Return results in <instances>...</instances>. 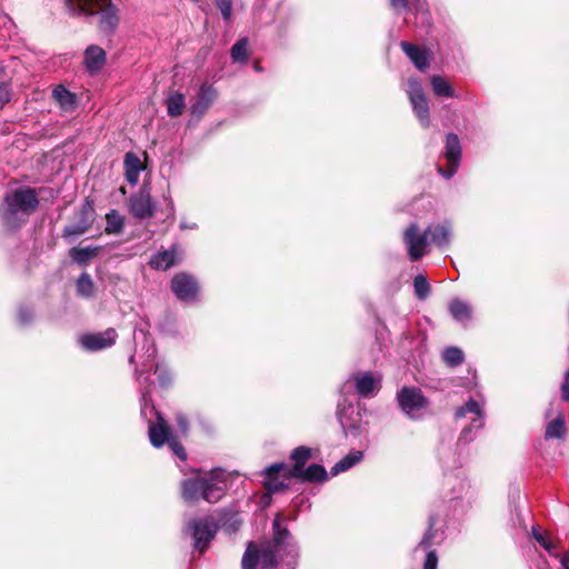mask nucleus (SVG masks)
<instances>
[{"label":"nucleus","instance_id":"9","mask_svg":"<svg viewBox=\"0 0 569 569\" xmlns=\"http://www.w3.org/2000/svg\"><path fill=\"white\" fill-rule=\"evenodd\" d=\"M428 232H431V226L425 231H420L417 223H411L403 232V242L407 247L411 261H417L426 254L428 246Z\"/></svg>","mask_w":569,"mask_h":569},{"label":"nucleus","instance_id":"30","mask_svg":"<svg viewBox=\"0 0 569 569\" xmlns=\"http://www.w3.org/2000/svg\"><path fill=\"white\" fill-rule=\"evenodd\" d=\"M430 83L433 90V93L437 97H446L452 98L456 97L455 90L451 84L441 76H432L430 79Z\"/></svg>","mask_w":569,"mask_h":569},{"label":"nucleus","instance_id":"56","mask_svg":"<svg viewBox=\"0 0 569 569\" xmlns=\"http://www.w3.org/2000/svg\"><path fill=\"white\" fill-rule=\"evenodd\" d=\"M20 320L27 322V317H24L23 312H20Z\"/></svg>","mask_w":569,"mask_h":569},{"label":"nucleus","instance_id":"54","mask_svg":"<svg viewBox=\"0 0 569 569\" xmlns=\"http://www.w3.org/2000/svg\"><path fill=\"white\" fill-rule=\"evenodd\" d=\"M196 227H197V224H196V223L188 224V223H186L184 221H182V222L180 223V228H181V229H194Z\"/></svg>","mask_w":569,"mask_h":569},{"label":"nucleus","instance_id":"60","mask_svg":"<svg viewBox=\"0 0 569 569\" xmlns=\"http://www.w3.org/2000/svg\"><path fill=\"white\" fill-rule=\"evenodd\" d=\"M471 427L463 429V433L468 432Z\"/></svg>","mask_w":569,"mask_h":569},{"label":"nucleus","instance_id":"10","mask_svg":"<svg viewBox=\"0 0 569 569\" xmlns=\"http://www.w3.org/2000/svg\"><path fill=\"white\" fill-rule=\"evenodd\" d=\"M445 158L448 161L447 169L438 167V172L450 179L457 172L461 159V146L456 133H448L446 139Z\"/></svg>","mask_w":569,"mask_h":569},{"label":"nucleus","instance_id":"8","mask_svg":"<svg viewBox=\"0 0 569 569\" xmlns=\"http://www.w3.org/2000/svg\"><path fill=\"white\" fill-rule=\"evenodd\" d=\"M407 93L409 101L411 103L412 110L418 118L420 124L423 128H429L430 126V111L427 97L423 92L421 83L411 78L408 80Z\"/></svg>","mask_w":569,"mask_h":569},{"label":"nucleus","instance_id":"53","mask_svg":"<svg viewBox=\"0 0 569 569\" xmlns=\"http://www.w3.org/2000/svg\"><path fill=\"white\" fill-rule=\"evenodd\" d=\"M89 213H90V214H92V213H93V208H92L89 203H87V204L83 207V214H86V216H87V214H89Z\"/></svg>","mask_w":569,"mask_h":569},{"label":"nucleus","instance_id":"1","mask_svg":"<svg viewBox=\"0 0 569 569\" xmlns=\"http://www.w3.org/2000/svg\"><path fill=\"white\" fill-rule=\"evenodd\" d=\"M298 547L289 530L282 527V517L273 520V537L260 545L249 542L242 556V569H296Z\"/></svg>","mask_w":569,"mask_h":569},{"label":"nucleus","instance_id":"34","mask_svg":"<svg viewBox=\"0 0 569 569\" xmlns=\"http://www.w3.org/2000/svg\"><path fill=\"white\" fill-rule=\"evenodd\" d=\"M107 226H106V232L117 234L121 232L123 228V219L122 217L116 211L111 210L106 216Z\"/></svg>","mask_w":569,"mask_h":569},{"label":"nucleus","instance_id":"49","mask_svg":"<svg viewBox=\"0 0 569 569\" xmlns=\"http://www.w3.org/2000/svg\"><path fill=\"white\" fill-rule=\"evenodd\" d=\"M390 6L395 11L405 10L408 7V0H390Z\"/></svg>","mask_w":569,"mask_h":569},{"label":"nucleus","instance_id":"7","mask_svg":"<svg viewBox=\"0 0 569 569\" xmlns=\"http://www.w3.org/2000/svg\"><path fill=\"white\" fill-rule=\"evenodd\" d=\"M397 400L403 413L411 419L421 418L429 406L427 398L418 388H402L397 395Z\"/></svg>","mask_w":569,"mask_h":569},{"label":"nucleus","instance_id":"20","mask_svg":"<svg viewBox=\"0 0 569 569\" xmlns=\"http://www.w3.org/2000/svg\"><path fill=\"white\" fill-rule=\"evenodd\" d=\"M52 98L64 112L73 111L77 107L76 94L69 91L62 84L53 88Z\"/></svg>","mask_w":569,"mask_h":569},{"label":"nucleus","instance_id":"44","mask_svg":"<svg viewBox=\"0 0 569 569\" xmlns=\"http://www.w3.org/2000/svg\"><path fill=\"white\" fill-rule=\"evenodd\" d=\"M156 355H157V350H156L154 346L153 345L149 346L147 348V360L142 363V367H143L142 371L149 372L153 368L152 361L154 360Z\"/></svg>","mask_w":569,"mask_h":569},{"label":"nucleus","instance_id":"5","mask_svg":"<svg viewBox=\"0 0 569 569\" xmlns=\"http://www.w3.org/2000/svg\"><path fill=\"white\" fill-rule=\"evenodd\" d=\"M218 531L217 523L208 518L191 519L186 525V532L193 538V547L200 553L204 552Z\"/></svg>","mask_w":569,"mask_h":569},{"label":"nucleus","instance_id":"17","mask_svg":"<svg viewBox=\"0 0 569 569\" xmlns=\"http://www.w3.org/2000/svg\"><path fill=\"white\" fill-rule=\"evenodd\" d=\"M157 422L149 423V439L153 447L160 448L170 441V428L167 421L157 412Z\"/></svg>","mask_w":569,"mask_h":569},{"label":"nucleus","instance_id":"35","mask_svg":"<svg viewBox=\"0 0 569 569\" xmlns=\"http://www.w3.org/2000/svg\"><path fill=\"white\" fill-rule=\"evenodd\" d=\"M442 359L447 365L456 367L463 362L465 357L461 349L457 347H448L442 351Z\"/></svg>","mask_w":569,"mask_h":569},{"label":"nucleus","instance_id":"41","mask_svg":"<svg viewBox=\"0 0 569 569\" xmlns=\"http://www.w3.org/2000/svg\"><path fill=\"white\" fill-rule=\"evenodd\" d=\"M154 375L158 376L159 385L166 388L171 385L172 377L170 371L162 365L157 363L153 370Z\"/></svg>","mask_w":569,"mask_h":569},{"label":"nucleus","instance_id":"43","mask_svg":"<svg viewBox=\"0 0 569 569\" xmlns=\"http://www.w3.org/2000/svg\"><path fill=\"white\" fill-rule=\"evenodd\" d=\"M89 228V224L87 221H83L81 223H78L76 226H69L64 229V233L67 236H80L84 233Z\"/></svg>","mask_w":569,"mask_h":569},{"label":"nucleus","instance_id":"15","mask_svg":"<svg viewBox=\"0 0 569 569\" xmlns=\"http://www.w3.org/2000/svg\"><path fill=\"white\" fill-rule=\"evenodd\" d=\"M131 213L139 219L150 218L154 211V203L148 191L141 190L132 196L129 201Z\"/></svg>","mask_w":569,"mask_h":569},{"label":"nucleus","instance_id":"42","mask_svg":"<svg viewBox=\"0 0 569 569\" xmlns=\"http://www.w3.org/2000/svg\"><path fill=\"white\" fill-rule=\"evenodd\" d=\"M216 4L219 8L222 18L228 22L232 14V0H216Z\"/></svg>","mask_w":569,"mask_h":569},{"label":"nucleus","instance_id":"13","mask_svg":"<svg viewBox=\"0 0 569 569\" xmlns=\"http://www.w3.org/2000/svg\"><path fill=\"white\" fill-rule=\"evenodd\" d=\"M353 413L355 408L352 403H347V399L338 402L337 416L345 435L357 437L359 435L360 426L358 425V416L353 417Z\"/></svg>","mask_w":569,"mask_h":569},{"label":"nucleus","instance_id":"33","mask_svg":"<svg viewBox=\"0 0 569 569\" xmlns=\"http://www.w3.org/2000/svg\"><path fill=\"white\" fill-rule=\"evenodd\" d=\"M565 419L559 415L556 419L547 425L545 437L547 439L561 438L565 436Z\"/></svg>","mask_w":569,"mask_h":569},{"label":"nucleus","instance_id":"6","mask_svg":"<svg viewBox=\"0 0 569 569\" xmlns=\"http://www.w3.org/2000/svg\"><path fill=\"white\" fill-rule=\"evenodd\" d=\"M382 377L378 372H358L352 375V377L345 382L342 386L341 392L347 393L351 388V385L355 387L356 392L361 398H371L378 393L381 387Z\"/></svg>","mask_w":569,"mask_h":569},{"label":"nucleus","instance_id":"2","mask_svg":"<svg viewBox=\"0 0 569 569\" xmlns=\"http://www.w3.org/2000/svg\"><path fill=\"white\" fill-rule=\"evenodd\" d=\"M230 475L220 468L197 475L181 482V496L184 501L196 503L204 500L209 503L218 502L226 493Z\"/></svg>","mask_w":569,"mask_h":569},{"label":"nucleus","instance_id":"47","mask_svg":"<svg viewBox=\"0 0 569 569\" xmlns=\"http://www.w3.org/2000/svg\"><path fill=\"white\" fill-rule=\"evenodd\" d=\"M11 92L7 84H0V109L10 101Z\"/></svg>","mask_w":569,"mask_h":569},{"label":"nucleus","instance_id":"32","mask_svg":"<svg viewBox=\"0 0 569 569\" xmlns=\"http://www.w3.org/2000/svg\"><path fill=\"white\" fill-rule=\"evenodd\" d=\"M77 292L79 296L90 298L94 291V283L89 273L82 272L76 283Z\"/></svg>","mask_w":569,"mask_h":569},{"label":"nucleus","instance_id":"50","mask_svg":"<svg viewBox=\"0 0 569 569\" xmlns=\"http://www.w3.org/2000/svg\"><path fill=\"white\" fill-rule=\"evenodd\" d=\"M177 423L181 430V432H187L188 430V420L182 413H177L176 417Z\"/></svg>","mask_w":569,"mask_h":569},{"label":"nucleus","instance_id":"52","mask_svg":"<svg viewBox=\"0 0 569 569\" xmlns=\"http://www.w3.org/2000/svg\"><path fill=\"white\" fill-rule=\"evenodd\" d=\"M562 569H569V551L565 552L560 559Z\"/></svg>","mask_w":569,"mask_h":569},{"label":"nucleus","instance_id":"48","mask_svg":"<svg viewBox=\"0 0 569 569\" xmlns=\"http://www.w3.org/2000/svg\"><path fill=\"white\" fill-rule=\"evenodd\" d=\"M438 558L435 551L427 553L423 569H437Z\"/></svg>","mask_w":569,"mask_h":569},{"label":"nucleus","instance_id":"46","mask_svg":"<svg viewBox=\"0 0 569 569\" xmlns=\"http://www.w3.org/2000/svg\"><path fill=\"white\" fill-rule=\"evenodd\" d=\"M532 536L536 539L537 542L541 545L546 550H551V543L540 533L539 529L536 527H532Z\"/></svg>","mask_w":569,"mask_h":569},{"label":"nucleus","instance_id":"16","mask_svg":"<svg viewBox=\"0 0 569 569\" xmlns=\"http://www.w3.org/2000/svg\"><path fill=\"white\" fill-rule=\"evenodd\" d=\"M181 251L177 244L168 250H162L152 256L150 266L157 270H167L181 260Z\"/></svg>","mask_w":569,"mask_h":569},{"label":"nucleus","instance_id":"57","mask_svg":"<svg viewBox=\"0 0 569 569\" xmlns=\"http://www.w3.org/2000/svg\"><path fill=\"white\" fill-rule=\"evenodd\" d=\"M467 487H468V485H467V483H465V482H463V483H461V487H460V493H461V492H462Z\"/></svg>","mask_w":569,"mask_h":569},{"label":"nucleus","instance_id":"26","mask_svg":"<svg viewBox=\"0 0 569 569\" xmlns=\"http://www.w3.org/2000/svg\"><path fill=\"white\" fill-rule=\"evenodd\" d=\"M363 458V452L360 450H352L350 451L345 458H342L340 461H338L332 468H331V475L337 476L340 472L347 471L358 462H360Z\"/></svg>","mask_w":569,"mask_h":569},{"label":"nucleus","instance_id":"21","mask_svg":"<svg viewBox=\"0 0 569 569\" xmlns=\"http://www.w3.org/2000/svg\"><path fill=\"white\" fill-rule=\"evenodd\" d=\"M400 47L419 70H425L429 67V57L425 50L406 41H402Z\"/></svg>","mask_w":569,"mask_h":569},{"label":"nucleus","instance_id":"23","mask_svg":"<svg viewBox=\"0 0 569 569\" xmlns=\"http://www.w3.org/2000/svg\"><path fill=\"white\" fill-rule=\"evenodd\" d=\"M126 179L130 184H136L142 171V164L137 154L127 152L124 156Z\"/></svg>","mask_w":569,"mask_h":569},{"label":"nucleus","instance_id":"3","mask_svg":"<svg viewBox=\"0 0 569 569\" xmlns=\"http://www.w3.org/2000/svg\"><path fill=\"white\" fill-rule=\"evenodd\" d=\"M64 6L72 16L100 14L99 28L108 34L112 33L119 23L118 9L111 0H64Z\"/></svg>","mask_w":569,"mask_h":569},{"label":"nucleus","instance_id":"58","mask_svg":"<svg viewBox=\"0 0 569 569\" xmlns=\"http://www.w3.org/2000/svg\"><path fill=\"white\" fill-rule=\"evenodd\" d=\"M565 380H566V381H569V369H568V370H567V372H566Z\"/></svg>","mask_w":569,"mask_h":569},{"label":"nucleus","instance_id":"24","mask_svg":"<svg viewBox=\"0 0 569 569\" xmlns=\"http://www.w3.org/2000/svg\"><path fill=\"white\" fill-rule=\"evenodd\" d=\"M467 412L477 415V418L473 419L471 427L477 429L482 428L483 426V412L481 406L473 399H469L463 407H460L456 411V417L461 418L465 417Z\"/></svg>","mask_w":569,"mask_h":569},{"label":"nucleus","instance_id":"18","mask_svg":"<svg viewBox=\"0 0 569 569\" xmlns=\"http://www.w3.org/2000/svg\"><path fill=\"white\" fill-rule=\"evenodd\" d=\"M288 470L284 465L276 463L266 469V478L264 486L270 492H278L288 487L283 480L280 479L282 473H286Z\"/></svg>","mask_w":569,"mask_h":569},{"label":"nucleus","instance_id":"12","mask_svg":"<svg viewBox=\"0 0 569 569\" xmlns=\"http://www.w3.org/2000/svg\"><path fill=\"white\" fill-rule=\"evenodd\" d=\"M171 289L178 299L190 301L196 298L198 283L193 277L187 273H178L171 281Z\"/></svg>","mask_w":569,"mask_h":569},{"label":"nucleus","instance_id":"27","mask_svg":"<svg viewBox=\"0 0 569 569\" xmlns=\"http://www.w3.org/2000/svg\"><path fill=\"white\" fill-rule=\"evenodd\" d=\"M431 237V242L442 248L449 244L451 237V228L447 223L437 224L431 227V232L428 236Z\"/></svg>","mask_w":569,"mask_h":569},{"label":"nucleus","instance_id":"11","mask_svg":"<svg viewBox=\"0 0 569 569\" xmlns=\"http://www.w3.org/2000/svg\"><path fill=\"white\" fill-rule=\"evenodd\" d=\"M118 335L114 329L109 328L103 332L89 333L80 338V345L88 351H98L114 345Z\"/></svg>","mask_w":569,"mask_h":569},{"label":"nucleus","instance_id":"59","mask_svg":"<svg viewBox=\"0 0 569 569\" xmlns=\"http://www.w3.org/2000/svg\"><path fill=\"white\" fill-rule=\"evenodd\" d=\"M170 210L173 211V203L170 201Z\"/></svg>","mask_w":569,"mask_h":569},{"label":"nucleus","instance_id":"38","mask_svg":"<svg viewBox=\"0 0 569 569\" xmlns=\"http://www.w3.org/2000/svg\"><path fill=\"white\" fill-rule=\"evenodd\" d=\"M138 381L141 386V401H142V408L141 413L146 415L148 402H149V388L152 385V381L149 376L142 377V371H138Z\"/></svg>","mask_w":569,"mask_h":569},{"label":"nucleus","instance_id":"29","mask_svg":"<svg viewBox=\"0 0 569 569\" xmlns=\"http://www.w3.org/2000/svg\"><path fill=\"white\" fill-rule=\"evenodd\" d=\"M328 477L326 469L321 465L313 463L308 468H303L302 472H299L295 478L302 479L305 481H323Z\"/></svg>","mask_w":569,"mask_h":569},{"label":"nucleus","instance_id":"45","mask_svg":"<svg viewBox=\"0 0 569 569\" xmlns=\"http://www.w3.org/2000/svg\"><path fill=\"white\" fill-rule=\"evenodd\" d=\"M168 443H169L172 452L178 458H180L181 460H184L187 458L183 447L176 439H170V441Z\"/></svg>","mask_w":569,"mask_h":569},{"label":"nucleus","instance_id":"4","mask_svg":"<svg viewBox=\"0 0 569 569\" xmlns=\"http://www.w3.org/2000/svg\"><path fill=\"white\" fill-rule=\"evenodd\" d=\"M39 200L32 189H18L6 197V208L3 217L8 220H14L19 214L30 216L38 208Z\"/></svg>","mask_w":569,"mask_h":569},{"label":"nucleus","instance_id":"25","mask_svg":"<svg viewBox=\"0 0 569 569\" xmlns=\"http://www.w3.org/2000/svg\"><path fill=\"white\" fill-rule=\"evenodd\" d=\"M311 458V449L305 446L296 448L291 453V459L295 465L293 468L288 471L290 476L295 477L297 473L302 472L307 461Z\"/></svg>","mask_w":569,"mask_h":569},{"label":"nucleus","instance_id":"37","mask_svg":"<svg viewBox=\"0 0 569 569\" xmlns=\"http://www.w3.org/2000/svg\"><path fill=\"white\" fill-rule=\"evenodd\" d=\"M415 295L419 300H425L430 293V284L423 274H418L413 279Z\"/></svg>","mask_w":569,"mask_h":569},{"label":"nucleus","instance_id":"39","mask_svg":"<svg viewBox=\"0 0 569 569\" xmlns=\"http://www.w3.org/2000/svg\"><path fill=\"white\" fill-rule=\"evenodd\" d=\"M437 523V518L433 515L429 516L428 519V529L425 532L419 546L423 549H428L431 547L433 538L436 537L437 531L433 529Z\"/></svg>","mask_w":569,"mask_h":569},{"label":"nucleus","instance_id":"36","mask_svg":"<svg viewBox=\"0 0 569 569\" xmlns=\"http://www.w3.org/2000/svg\"><path fill=\"white\" fill-rule=\"evenodd\" d=\"M231 58L234 62H246L248 60V40L242 38L231 48Z\"/></svg>","mask_w":569,"mask_h":569},{"label":"nucleus","instance_id":"31","mask_svg":"<svg viewBox=\"0 0 569 569\" xmlns=\"http://www.w3.org/2000/svg\"><path fill=\"white\" fill-rule=\"evenodd\" d=\"M186 107V99L182 93L176 92L167 99V111L171 117H178L182 114Z\"/></svg>","mask_w":569,"mask_h":569},{"label":"nucleus","instance_id":"14","mask_svg":"<svg viewBox=\"0 0 569 569\" xmlns=\"http://www.w3.org/2000/svg\"><path fill=\"white\" fill-rule=\"evenodd\" d=\"M217 90L212 84L203 83L191 104V114L199 118L203 116L208 108L217 99Z\"/></svg>","mask_w":569,"mask_h":569},{"label":"nucleus","instance_id":"55","mask_svg":"<svg viewBox=\"0 0 569 569\" xmlns=\"http://www.w3.org/2000/svg\"><path fill=\"white\" fill-rule=\"evenodd\" d=\"M253 69H254L257 72H260V71L262 70V69H261V67H260V64H259L258 62H256V63L253 64Z\"/></svg>","mask_w":569,"mask_h":569},{"label":"nucleus","instance_id":"40","mask_svg":"<svg viewBox=\"0 0 569 569\" xmlns=\"http://www.w3.org/2000/svg\"><path fill=\"white\" fill-rule=\"evenodd\" d=\"M416 10V19L418 23L426 27L427 29L431 26V16L429 10L426 8L425 3H418L415 8Z\"/></svg>","mask_w":569,"mask_h":569},{"label":"nucleus","instance_id":"28","mask_svg":"<svg viewBox=\"0 0 569 569\" xmlns=\"http://www.w3.org/2000/svg\"><path fill=\"white\" fill-rule=\"evenodd\" d=\"M100 249V247H74L70 250V257L78 264H87L91 259L98 256Z\"/></svg>","mask_w":569,"mask_h":569},{"label":"nucleus","instance_id":"51","mask_svg":"<svg viewBox=\"0 0 569 569\" xmlns=\"http://www.w3.org/2000/svg\"><path fill=\"white\" fill-rule=\"evenodd\" d=\"M561 398L563 401H569V381H563L561 385Z\"/></svg>","mask_w":569,"mask_h":569},{"label":"nucleus","instance_id":"22","mask_svg":"<svg viewBox=\"0 0 569 569\" xmlns=\"http://www.w3.org/2000/svg\"><path fill=\"white\" fill-rule=\"evenodd\" d=\"M106 62V52L102 48L91 44L86 49L84 63L90 72L99 71Z\"/></svg>","mask_w":569,"mask_h":569},{"label":"nucleus","instance_id":"19","mask_svg":"<svg viewBox=\"0 0 569 569\" xmlns=\"http://www.w3.org/2000/svg\"><path fill=\"white\" fill-rule=\"evenodd\" d=\"M448 310L451 317L463 327H467L472 318L471 305L459 298H455L449 302Z\"/></svg>","mask_w":569,"mask_h":569}]
</instances>
